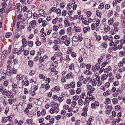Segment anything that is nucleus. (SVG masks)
I'll list each match as a JSON object with an SVG mask.
<instances>
[{
  "label": "nucleus",
  "instance_id": "f257e3e1",
  "mask_svg": "<svg viewBox=\"0 0 125 125\" xmlns=\"http://www.w3.org/2000/svg\"><path fill=\"white\" fill-rule=\"evenodd\" d=\"M52 108L50 110V113L52 114H53L54 112L58 113L59 111V109L58 107V105L57 104H54L51 105Z\"/></svg>",
  "mask_w": 125,
  "mask_h": 125
},
{
  "label": "nucleus",
  "instance_id": "f03ea898",
  "mask_svg": "<svg viewBox=\"0 0 125 125\" xmlns=\"http://www.w3.org/2000/svg\"><path fill=\"white\" fill-rule=\"evenodd\" d=\"M116 88L114 87H113L112 89V92L113 93V95L115 97H116L117 96V90H116Z\"/></svg>",
  "mask_w": 125,
  "mask_h": 125
},
{
  "label": "nucleus",
  "instance_id": "7ed1b4c3",
  "mask_svg": "<svg viewBox=\"0 0 125 125\" xmlns=\"http://www.w3.org/2000/svg\"><path fill=\"white\" fill-rule=\"evenodd\" d=\"M75 86V83L74 82H72L70 84L68 85L66 87H64L65 88V89H68V88L67 87H68V88H70V87H72V88H74Z\"/></svg>",
  "mask_w": 125,
  "mask_h": 125
},
{
  "label": "nucleus",
  "instance_id": "20e7f679",
  "mask_svg": "<svg viewBox=\"0 0 125 125\" xmlns=\"http://www.w3.org/2000/svg\"><path fill=\"white\" fill-rule=\"evenodd\" d=\"M25 14L28 17H31L32 16V12L30 10L26 11Z\"/></svg>",
  "mask_w": 125,
  "mask_h": 125
},
{
  "label": "nucleus",
  "instance_id": "39448f33",
  "mask_svg": "<svg viewBox=\"0 0 125 125\" xmlns=\"http://www.w3.org/2000/svg\"><path fill=\"white\" fill-rule=\"evenodd\" d=\"M22 44L24 47H26L27 45V42L26 41V39L25 38H23L22 40Z\"/></svg>",
  "mask_w": 125,
  "mask_h": 125
},
{
  "label": "nucleus",
  "instance_id": "423d86ee",
  "mask_svg": "<svg viewBox=\"0 0 125 125\" xmlns=\"http://www.w3.org/2000/svg\"><path fill=\"white\" fill-rule=\"evenodd\" d=\"M88 89L89 90H90L91 92H92L95 90V88L94 86H92L90 85L87 86Z\"/></svg>",
  "mask_w": 125,
  "mask_h": 125
},
{
  "label": "nucleus",
  "instance_id": "0eeeda50",
  "mask_svg": "<svg viewBox=\"0 0 125 125\" xmlns=\"http://www.w3.org/2000/svg\"><path fill=\"white\" fill-rule=\"evenodd\" d=\"M88 98L86 97L85 99V101L84 102H83V103L84 105L86 107L88 106V105H89V102L88 101Z\"/></svg>",
  "mask_w": 125,
  "mask_h": 125
},
{
  "label": "nucleus",
  "instance_id": "6e6552de",
  "mask_svg": "<svg viewBox=\"0 0 125 125\" xmlns=\"http://www.w3.org/2000/svg\"><path fill=\"white\" fill-rule=\"evenodd\" d=\"M64 109H65L66 111L68 110V112H70V111H71V109L70 108H69L68 105H65L63 106Z\"/></svg>",
  "mask_w": 125,
  "mask_h": 125
},
{
  "label": "nucleus",
  "instance_id": "1a4fd4ad",
  "mask_svg": "<svg viewBox=\"0 0 125 125\" xmlns=\"http://www.w3.org/2000/svg\"><path fill=\"white\" fill-rule=\"evenodd\" d=\"M35 28V26H32L30 25L28 27V30L29 31H33Z\"/></svg>",
  "mask_w": 125,
  "mask_h": 125
},
{
  "label": "nucleus",
  "instance_id": "9d476101",
  "mask_svg": "<svg viewBox=\"0 0 125 125\" xmlns=\"http://www.w3.org/2000/svg\"><path fill=\"white\" fill-rule=\"evenodd\" d=\"M118 72H119V73L125 71V68H124L123 67H122L121 68L120 67L119 68L118 67Z\"/></svg>",
  "mask_w": 125,
  "mask_h": 125
},
{
  "label": "nucleus",
  "instance_id": "9b49d317",
  "mask_svg": "<svg viewBox=\"0 0 125 125\" xmlns=\"http://www.w3.org/2000/svg\"><path fill=\"white\" fill-rule=\"evenodd\" d=\"M8 72H9V73L10 74L12 73L13 74H15L17 72L16 70L15 69H14L10 71H8Z\"/></svg>",
  "mask_w": 125,
  "mask_h": 125
},
{
  "label": "nucleus",
  "instance_id": "f8f14e48",
  "mask_svg": "<svg viewBox=\"0 0 125 125\" xmlns=\"http://www.w3.org/2000/svg\"><path fill=\"white\" fill-rule=\"evenodd\" d=\"M64 22L65 24V26L66 27H68L69 26V23L68 21L67 20H65L64 21Z\"/></svg>",
  "mask_w": 125,
  "mask_h": 125
},
{
  "label": "nucleus",
  "instance_id": "ddd939ff",
  "mask_svg": "<svg viewBox=\"0 0 125 125\" xmlns=\"http://www.w3.org/2000/svg\"><path fill=\"white\" fill-rule=\"evenodd\" d=\"M122 24L123 27H125V16H124L122 18Z\"/></svg>",
  "mask_w": 125,
  "mask_h": 125
},
{
  "label": "nucleus",
  "instance_id": "4468645a",
  "mask_svg": "<svg viewBox=\"0 0 125 125\" xmlns=\"http://www.w3.org/2000/svg\"><path fill=\"white\" fill-rule=\"evenodd\" d=\"M83 100L82 98H81L78 100V104L79 105L82 106L83 104Z\"/></svg>",
  "mask_w": 125,
  "mask_h": 125
},
{
  "label": "nucleus",
  "instance_id": "2eb2a0df",
  "mask_svg": "<svg viewBox=\"0 0 125 125\" xmlns=\"http://www.w3.org/2000/svg\"><path fill=\"white\" fill-rule=\"evenodd\" d=\"M74 30L77 32H80L81 31V29L79 27H74Z\"/></svg>",
  "mask_w": 125,
  "mask_h": 125
},
{
  "label": "nucleus",
  "instance_id": "dca6fc26",
  "mask_svg": "<svg viewBox=\"0 0 125 125\" xmlns=\"http://www.w3.org/2000/svg\"><path fill=\"white\" fill-rule=\"evenodd\" d=\"M54 42L55 44H59L60 43V39L59 38H58L54 41Z\"/></svg>",
  "mask_w": 125,
  "mask_h": 125
},
{
  "label": "nucleus",
  "instance_id": "f3484780",
  "mask_svg": "<svg viewBox=\"0 0 125 125\" xmlns=\"http://www.w3.org/2000/svg\"><path fill=\"white\" fill-rule=\"evenodd\" d=\"M23 77V76L21 75H18L16 77V78L17 80H19L22 79Z\"/></svg>",
  "mask_w": 125,
  "mask_h": 125
},
{
  "label": "nucleus",
  "instance_id": "a211bd4d",
  "mask_svg": "<svg viewBox=\"0 0 125 125\" xmlns=\"http://www.w3.org/2000/svg\"><path fill=\"white\" fill-rule=\"evenodd\" d=\"M106 71H106V74H107V75L108 76L110 77L111 75V72H109L108 71L109 70V69H106Z\"/></svg>",
  "mask_w": 125,
  "mask_h": 125
},
{
  "label": "nucleus",
  "instance_id": "6ab92c4d",
  "mask_svg": "<svg viewBox=\"0 0 125 125\" xmlns=\"http://www.w3.org/2000/svg\"><path fill=\"white\" fill-rule=\"evenodd\" d=\"M106 109L107 111L110 112L112 109V107L111 106H109V105H107Z\"/></svg>",
  "mask_w": 125,
  "mask_h": 125
},
{
  "label": "nucleus",
  "instance_id": "aec40b11",
  "mask_svg": "<svg viewBox=\"0 0 125 125\" xmlns=\"http://www.w3.org/2000/svg\"><path fill=\"white\" fill-rule=\"evenodd\" d=\"M41 23H42V25L43 26H45L46 25H47V21L45 20L43 21V20Z\"/></svg>",
  "mask_w": 125,
  "mask_h": 125
},
{
  "label": "nucleus",
  "instance_id": "412c9836",
  "mask_svg": "<svg viewBox=\"0 0 125 125\" xmlns=\"http://www.w3.org/2000/svg\"><path fill=\"white\" fill-rule=\"evenodd\" d=\"M36 24V21L35 20H33L31 22L30 25L32 26H35Z\"/></svg>",
  "mask_w": 125,
  "mask_h": 125
},
{
  "label": "nucleus",
  "instance_id": "4be33fe9",
  "mask_svg": "<svg viewBox=\"0 0 125 125\" xmlns=\"http://www.w3.org/2000/svg\"><path fill=\"white\" fill-rule=\"evenodd\" d=\"M70 93L71 95H73L75 93V91L73 89H71L70 90Z\"/></svg>",
  "mask_w": 125,
  "mask_h": 125
},
{
  "label": "nucleus",
  "instance_id": "5701e85b",
  "mask_svg": "<svg viewBox=\"0 0 125 125\" xmlns=\"http://www.w3.org/2000/svg\"><path fill=\"white\" fill-rule=\"evenodd\" d=\"M58 18L56 17L54 19H53L52 21V23L54 24H56L58 20Z\"/></svg>",
  "mask_w": 125,
  "mask_h": 125
},
{
  "label": "nucleus",
  "instance_id": "b1692460",
  "mask_svg": "<svg viewBox=\"0 0 125 125\" xmlns=\"http://www.w3.org/2000/svg\"><path fill=\"white\" fill-rule=\"evenodd\" d=\"M63 42L65 45L67 46H68L70 42V41L67 40Z\"/></svg>",
  "mask_w": 125,
  "mask_h": 125
},
{
  "label": "nucleus",
  "instance_id": "393cba45",
  "mask_svg": "<svg viewBox=\"0 0 125 125\" xmlns=\"http://www.w3.org/2000/svg\"><path fill=\"white\" fill-rule=\"evenodd\" d=\"M118 112H122L124 110V109L123 108L120 106L119 105H118Z\"/></svg>",
  "mask_w": 125,
  "mask_h": 125
},
{
  "label": "nucleus",
  "instance_id": "a878e982",
  "mask_svg": "<svg viewBox=\"0 0 125 125\" xmlns=\"http://www.w3.org/2000/svg\"><path fill=\"white\" fill-rule=\"evenodd\" d=\"M107 75V74L106 73L105 74H103L102 75V77L103 79H106L108 77Z\"/></svg>",
  "mask_w": 125,
  "mask_h": 125
},
{
  "label": "nucleus",
  "instance_id": "bb28decb",
  "mask_svg": "<svg viewBox=\"0 0 125 125\" xmlns=\"http://www.w3.org/2000/svg\"><path fill=\"white\" fill-rule=\"evenodd\" d=\"M59 26H58L54 25L53 27V30L55 31H57L58 29Z\"/></svg>",
  "mask_w": 125,
  "mask_h": 125
},
{
  "label": "nucleus",
  "instance_id": "cd10ccee",
  "mask_svg": "<svg viewBox=\"0 0 125 125\" xmlns=\"http://www.w3.org/2000/svg\"><path fill=\"white\" fill-rule=\"evenodd\" d=\"M54 10H55V12L58 14H60L61 12V10L59 9H54Z\"/></svg>",
  "mask_w": 125,
  "mask_h": 125
},
{
  "label": "nucleus",
  "instance_id": "c85d7f7f",
  "mask_svg": "<svg viewBox=\"0 0 125 125\" xmlns=\"http://www.w3.org/2000/svg\"><path fill=\"white\" fill-rule=\"evenodd\" d=\"M79 96L77 95H75L73 97V99L75 100H77L79 98Z\"/></svg>",
  "mask_w": 125,
  "mask_h": 125
},
{
  "label": "nucleus",
  "instance_id": "c756f323",
  "mask_svg": "<svg viewBox=\"0 0 125 125\" xmlns=\"http://www.w3.org/2000/svg\"><path fill=\"white\" fill-rule=\"evenodd\" d=\"M14 102V100L12 99H10L8 100L9 104H11Z\"/></svg>",
  "mask_w": 125,
  "mask_h": 125
},
{
  "label": "nucleus",
  "instance_id": "7c9ffc66",
  "mask_svg": "<svg viewBox=\"0 0 125 125\" xmlns=\"http://www.w3.org/2000/svg\"><path fill=\"white\" fill-rule=\"evenodd\" d=\"M110 94L109 91L107 90L106 92H104L103 93V95L105 96H107Z\"/></svg>",
  "mask_w": 125,
  "mask_h": 125
},
{
  "label": "nucleus",
  "instance_id": "2f4dec72",
  "mask_svg": "<svg viewBox=\"0 0 125 125\" xmlns=\"http://www.w3.org/2000/svg\"><path fill=\"white\" fill-rule=\"evenodd\" d=\"M29 109L27 108L25 110L24 112L25 113H27V114L28 116L29 117H31V116L29 114V110H28Z\"/></svg>",
  "mask_w": 125,
  "mask_h": 125
},
{
  "label": "nucleus",
  "instance_id": "473e14b6",
  "mask_svg": "<svg viewBox=\"0 0 125 125\" xmlns=\"http://www.w3.org/2000/svg\"><path fill=\"white\" fill-rule=\"evenodd\" d=\"M92 85L94 86H95L97 84V81L94 80H93L92 83Z\"/></svg>",
  "mask_w": 125,
  "mask_h": 125
},
{
  "label": "nucleus",
  "instance_id": "72a5a7b5",
  "mask_svg": "<svg viewBox=\"0 0 125 125\" xmlns=\"http://www.w3.org/2000/svg\"><path fill=\"white\" fill-rule=\"evenodd\" d=\"M33 62L32 61H29L28 62V64L30 67H31L32 66Z\"/></svg>",
  "mask_w": 125,
  "mask_h": 125
},
{
  "label": "nucleus",
  "instance_id": "f704fd0d",
  "mask_svg": "<svg viewBox=\"0 0 125 125\" xmlns=\"http://www.w3.org/2000/svg\"><path fill=\"white\" fill-rule=\"evenodd\" d=\"M112 101L114 104H116L117 103V100L116 98H114L113 99Z\"/></svg>",
  "mask_w": 125,
  "mask_h": 125
},
{
  "label": "nucleus",
  "instance_id": "c9c22d12",
  "mask_svg": "<svg viewBox=\"0 0 125 125\" xmlns=\"http://www.w3.org/2000/svg\"><path fill=\"white\" fill-rule=\"evenodd\" d=\"M113 22L112 19L109 20L108 21V24L110 25H111Z\"/></svg>",
  "mask_w": 125,
  "mask_h": 125
},
{
  "label": "nucleus",
  "instance_id": "e433bc0d",
  "mask_svg": "<svg viewBox=\"0 0 125 125\" xmlns=\"http://www.w3.org/2000/svg\"><path fill=\"white\" fill-rule=\"evenodd\" d=\"M113 48L114 51H116L117 49V44H115L114 45H113Z\"/></svg>",
  "mask_w": 125,
  "mask_h": 125
},
{
  "label": "nucleus",
  "instance_id": "4c0bfd02",
  "mask_svg": "<svg viewBox=\"0 0 125 125\" xmlns=\"http://www.w3.org/2000/svg\"><path fill=\"white\" fill-rule=\"evenodd\" d=\"M67 36L66 35H64L62 37L61 39L62 40L65 41L67 40Z\"/></svg>",
  "mask_w": 125,
  "mask_h": 125
},
{
  "label": "nucleus",
  "instance_id": "58836bf2",
  "mask_svg": "<svg viewBox=\"0 0 125 125\" xmlns=\"http://www.w3.org/2000/svg\"><path fill=\"white\" fill-rule=\"evenodd\" d=\"M18 18L21 20H25L24 18H23L22 17V16L21 14H19L18 15Z\"/></svg>",
  "mask_w": 125,
  "mask_h": 125
},
{
  "label": "nucleus",
  "instance_id": "ea45409f",
  "mask_svg": "<svg viewBox=\"0 0 125 125\" xmlns=\"http://www.w3.org/2000/svg\"><path fill=\"white\" fill-rule=\"evenodd\" d=\"M119 55L121 56H123L124 55V51H121L119 53Z\"/></svg>",
  "mask_w": 125,
  "mask_h": 125
},
{
  "label": "nucleus",
  "instance_id": "a19ab883",
  "mask_svg": "<svg viewBox=\"0 0 125 125\" xmlns=\"http://www.w3.org/2000/svg\"><path fill=\"white\" fill-rule=\"evenodd\" d=\"M123 95L122 94H120L118 96V99L119 100H122L123 98Z\"/></svg>",
  "mask_w": 125,
  "mask_h": 125
},
{
  "label": "nucleus",
  "instance_id": "79ce46f5",
  "mask_svg": "<svg viewBox=\"0 0 125 125\" xmlns=\"http://www.w3.org/2000/svg\"><path fill=\"white\" fill-rule=\"evenodd\" d=\"M65 4L64 3H61L60 4V7L61 8H64L65 7Z\"/></svg>",
  "mask_w": 125,
  "mask_h": 125
},
{
  "label": "nucleus",
  "instance_id": "37998d69",
  "mask_svg": "<svg viewBox=\"0 0 125 125\" xmlns=\"http://www.w3.org/2000/svg\"><path fill=\"white\" fill-rule=\"evenodd\" d=\"M57 34L55 32H54L52 34V36L54 38H56L57 36Z\"/></svg>",
  "mask_w": 125,
  "mask_h": 125
},
{
  "label": "nucleus",
  "instance_id": "c03bdc74",
  "mask_svg": "<svg viewBox=\"0 0 125 125\" xmlns=\"http://www.w3.org/2000/svg\"><path fill=\"white\" fill-rule=\"evenodd\" d=\"M84 73L86 74L90 75L91 74V73L89 70H87Z\"/></svg>",
  "mask_w": 125,
  "mask_h": 125
},
{
  "label": "nucleus",
  "instance_id": "a18cd8bd",
  "mask_svg": "<svg viewBox=\"0 0 125 125\" xmlns=\"http://www.w3.org/2000/svg\"><path fill=\"white\" fill-rule=\"evenodd\" d=\"M7 121V119L5 117H3L2 119V123H5Z\"/></svg>",
  "mask_w": 125,
  "mask_h": 125
},
{
  "label": "nucleus",
  "instance_id": "49530a36",
  "mask_svg": "<svg viewBox=\"0 0 125 125\" xmlns=\"http://www.w3.org/2000/svg\"><path fill=\"white\" fill-rule=\"evenodd\" d=\"M123 62H122L120 61L118 63V65L119 67H122L123 66Z\"/></svg>",
  "mask_w": 125,
  "mask_h": 125
},
{
  "label": "nucleus",
  "instance_id": "de8ad7c7",
  "mask_svg": "<svg viewBox=\"0 0 125 125\" xmlns=\"http://www.w3.org/2000/svg\"><path fill=\"white\" fill-rule=\"evenodd\" d=\"M44 59L42 57H40L39 61V62L41 63L43 62L44 60Z\"/></svg>",
  "mask_w": 125,
  "mask_h": 125
},
{
  "label": "nucleus",
  "instance_id": "09e8293b",
  "mask_svg": "<svg viewBox=\"0 0 125 125\" xmlns=\"http://www.w3.org/2000/svg\"><path fill=\"white\" fill-rule=\"evenodd\" d=\"M78 38V40H76V41H79L80 42L81 41L82 39H83V38L82 37L80 36H78V37H77Z\"/></svg>",
  "mask_w": 125,
  "mask_h": 125
},
{
  "label": "nucleus",
  "instance_id": "8fccbe9b",
  "mask_svg": "<svg viewBox=\"0 0 125 125\" xmlns=\"http://www.w3.org/2000/svg\"><path fill=\"white\" fill-rule=\"evenodd\" d=\"M65 33V31L63 29H62L59 32V33L60 34H64Z\"/></svg>",
  "mask_w": 125,
  "mask_h": 125
},
{
  "label": "nucleus",
  "instance_id": "3c124183",
  "mask_svg": "<svg viewBox=\"0 0 125 125\" xmlns=\"http://www.w3.org/2000/svg\"><path fill=\"white\" fill-rule=\"evenodd\" d=\"M91 22V21H90L89 20H88V21H85L84 24L85 25H88Z\"/></svg>",
  "mask_w": 125,
  "mask_h": 125
},
{
  "label": "nucleus",
  "instance_id": "603ef678",
  "mask_svg": "<svg viewBox=\"0 0 125 125\" xmlns=\"http://www.w3.org/2000/svg\"><path fill=\"white\" fill-rule=\"evenodd\" d=\"M10 94V92L9 91H8L6 93H4V94H6V96H9Z\"/></svg>",
  "mask_w": 125,
  "mask_h": 125
},
{
  "label": "nucleus",
  "instance_id": "864d4df0",
  "mask_svg": "<svg viewBox=\"0 0 125 125\" xmlns=\"http://www.w3.org/2000/svg\"><path fill=\"white\" fill-rule=\"evenodd\" d=\"M11 35V33L10 32L7 33L6 35V36L7 38H8Z\"/></svg>",
  "mask_w": 125,
  "mask_h": 125
},
{
  "label": "nucleus",
  "instance_id": "5fc2aeb1",
  "mask_svg": "<svg viewBox=\"0 0 125 125\" xmlns=\"http://www.w3.org/2000/svg\"><path fill=\"white\" fill-rule=\"evenodd\" d=\"M59 87L58 86H56L54 89V90L57 91H59Z\"/></svg>",
  "mask_w": 125,
  "mask_h": 125
},
{
  "label": "nucleus",
  "instance_id": "6e6d98bb",
  "mask_svg": "<svg viewBox=\"0 0 125 125\" xmlns=\"http://www.w3.org/2000/svg\"><path fill=\"white\" fill-rule=\"evenodd\" d=\"M82 84V83L80 82H78L77 83V86L78 87H80L81 86Z\"/></svg>",
  "mask_w": 125,
  "mask_h": 125
},
{
  "label": "nucleus",
  "instance_id": "4d7b16f0",
  "mask_svg": "<svg viewBox=\"0 0 125 125\" xmlns=\"http://www.w3.org/2000/svg\"><path fill=\"white\" fill-rule=\"evenodd\" d=\"M81 89L80 88H78L76 91V92L77 94H79L80 93Z\"/></svg>",
  "mask_w": 125,
  "mask_h": 125
},
{
  "label": "nucleus",
  "instance_id": "13d9d810",
  "mask_svg": "<svg viewBox=\"0 0 125 125\" xmlns=\"http://www.w3.org/2000/svg\"><path fill=\"white\" fill-rule=\"evenodd\" d=\"M72 113L71 112H70L69 113H67V116L68 117H69L70 116H72Z\"/></svg>",
  "mask_w": 125,
  "mask_h": 125
},
{
  "label": "nucleus",
  "instance_id": "bf43d9fd",
  "mask_svg": "<svg viewBox=\"0 0 125 125\" xmlns=\"http://www.w3.org/2000/svg\"><path fill=\"white\" fill-rule=\"evenodd\" d=\"M28 44L29 46L32 47L33 45V42L31 41H29Z\"/></svg>",
  "mask_w": 125,
  "mask_h": 125
},
{
  "label": "nucleus",
  "instance_id": "052dcab7",
  "mask_svg": "<svg viewBox=\"0 0 125 125\" xmlns=\"http://www.w3.org/2000/svg\"><path fill=\"white\" fill-rule=\"evenodd\" d=\"M117 2L116 0L114 1L113 2V7H115L117 5Z\"/></svg>",
  "mask_w": 125,
  "mask_h": 125
},
{
  "label": "nucleus",
  "instance_id": "680f3d73",
  "mask_svg": "<svg viewBox=\"0 0 125 125\" xmlns=\"http://www.w3.org/2000/svg\"><path fill=\"white\" fill-rule=\"evenodd\" d=\"M74 65L72 64L69 66V69L71 70H73L74 69Z\"/></svg>",
  "mask_w": 125,
  "mask_h": 125
},
{
  "label": "nucleus",
  "instance_id": "e2e57ef3",
  "mask_svg": "<svg viewBox=\"0 0 125 125\" xmlns=\"http://www.w3.org/2000/svg\"><path fill=\"white\" fill-rule=\"evenodd\" d=\"M102 46L105 48L107 47V44L105 43H102Z\"/></svg>",
  "mask_w": 125,
  "mask_h": 125
},
{
  "label": "nucleus",
  "instance_id": "0e129e2a",
  "mask_svg": "<svg viewBox=\"0 0 125 125\" xmlns=\"http://www.w3.org/2000/svg\"><path fill=\"white\" fill-rule=\"evenodd\" d=\"M24 82V84L26 86H27L29 84V82L28 81H26L24 82Z\"/></svg>",
  "mask_w": 125,
  "mask_h": 125
},
{
  "label": "nucleus",
  "instance_id": "69168bd1",
  "mask_svg": "<svg viewBox=\"0 0 125 125\" xmlns=\"http://www.w3.org/2000/svg\"><path fill=\"white\" fill-rule=\"evenodd\" d=\"M97 85L98 86H100L102 84V82L101 81H97Z\"/></svg>",
  "mask_w": 125,
  "mask_h": 125
},
{
  "label": "nucleus",
  "instance_id": "338daca9",
  "mask_svg": "<svg viewBox=\"0 0 125 125\" xmlns=\"http://www.w3.org/2000/svg\"><path fill=\"white\" fill-rule=\"evenodd\" d=\"M110 28L109 27H107V28H105V31L107 32L110 29Z\"/></svg>",
  "mask_w": 125,
  "mask_h": 125
},
{
  "label": "nucleus",
  "instance_id": "774afa93",
  "mask_svg": "<svg viewBox=\"0 0 125 125\" xmlns=\"http://www.w3.org/2000/svg\"><path fill=\"white\" fill-rule=\"evenodd\" d=\"M66 14V11L65 10H63L62 12V15L63 16H65Z\"/></svg>",
  "mask_w": 125,
  "mask_h": 125
}]
</instances>
